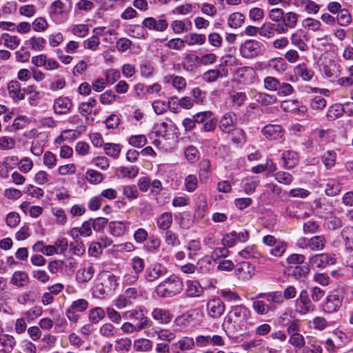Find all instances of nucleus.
Instances as JSON below:
<instances>
[{
    "label": "nucleus",
    "mask_w": 353,
    "mask_h": 353,
    "mask_svg": "<svg viewBox=\"0 0 353 353\" xmlns=\"http://www.w3.org/2000/svg\"><path fill=\"white\" fill-rule=\"evenodd\" d=\"M183 288L182 279L175 274H172L157 286L155 292L162 298L173 297L180 294Z\"/></svg>",
    "instance_id": "obj_1"
},
{
    "label": "nucleus",
    "mask_w": 353,
    "mask_h": 353,
    "mask_svg": "<svg viewBox=\"0 0 353 353\" xmlns=\"http://www.w3.org/2000/svg\"><path fill=\"white\" fill-rule=\"evenodd\" d=\"M236 115L232 112L225 113L219 121L220 130L225 133H230L235 130L236 134L239 136L238 138H233L232 141L236 143H240L245 141V134L241 129H236Z\"/></svg>",
    "instance_id": "obj_2"
},
{
    "label": "nucleus",
    "mask_w": 353,
    "mask_h": 353,
    "mask_svg": "<svg viewBox=\"0 0 353 353\" xmlns=\"http://www.w3.org/2000/svg\"><path fill=\"white\" fill-rule=\"evenodd\" d=\"M250 316V311L244 305L232 306L226 317L228 323H233L240 330L245 327L248 320Z\"/></svg>",
    "instance_id": "obj_3"
},
{
    "label": "nucleus",
    "mask_w": 353,
    "mask_h": 353,
    "mask_svg": "<svg viewBox=\"0 0 353 353\" xmlns=\"http://www.w3.org/2000/svg\"><path fill=\"white\" fill-rule=\"evenodd\" d=\"M146 310L143 307H137L134 309L128 310L123 313V317L132 320L139 330L141 331L145 327L150 326L152 323L146 316Z\"/></svg>",
    "instance_id": "obj_4"
},
{
    "label": "nucleus",
    "mask_w": 353,
    "mask_h": 353,
    "mask_svg": "<svg viewBox=\"0 0 353 353\" xmlns=\"http://www.w3.org/2000/svg\"><path fill=\"white\" fill-rule=\"evenodd\" d=\"M242 57L250 59L258 57L262 51V44L256 40H247L242 43L239 48Z\"/></svg>",
    "instance_id": "obj_5"
},
{
    "label": "nucleus",
    "mask_w": 353,
    "mask_h": 353,
    "mask_svg": "<svg viewBox=\"0 0 353 353\" xmlns=\"http://www.w3.org/2000/svg\"><path fill=\"white\" fill-rule=\"evenodd\" d=\"M142 26L149 30L164 32L168 27V22L165 14H162L157 18L152 17H146L142 21Z\"/></svg>",
    "instance_id": "obj_6"
},
{
    "label": "nucleus",
    "mask_w": 353,
    "mask_h": 353,
    "mask_svg": "<svg viewBox=\"0 0 353 353\" xmlns=\"http://www.w3.org/2000/svg\"><path fill=\"white\" fill-rule=\"evenodd\" d=\"M167 273L168 270L163 264L154 263L147 267L143 276L146 281L153 283L159 278L165 276Z\"/></svg>",
    "instance_id": "obj_7"
},
{
    "label": "nucleus",
    "mask_w": 353,
    "mask_h": 353,
    "mask_svg": "<svg viewBox=\"0 0 353 353\" xmlns=\"http://www.w3.org/2000/svg\"><path fill=\"white\" fill-rule=\"evenodd\" d=\"M296 311L301 314H306L315 310V306L310 299L306 290H302L296 300Z\"/></svg>",
    "instance_id": "obj_8"
},
{
    "label": "nucleus",
    "mask_w": 353,
    "mask_h": 353,
    "mask_svg": "<svg viewBox=\"0 0 353 353\" xmlns=\"http://www.w3.org/2000/svg\"><path fill=\"white\" fill-rule=\"evenodd\" d=\"M263 137L269 141H277L283 138L285 130L281 125L269 123L261 130Z\"/></svg>",
    "instance_id": "obj_9"
},
{
    "label": "nucleus",
    "mask_w": 353,
    "mask_h": 353,
    "mask_svg": "<svg viewBox=\"0 0 353 353\" xmlns=\"http://www.w3.org/2000/svg\"><path fill=\"white\" fill-rule=\"evenodd\" d=\"M343 297L339 294H330L326 297L323 305V310L327 314L338 312L342 306Z\"/></svg>",
    "instance_id": "obj_10"
},
{
    "label": "nucleus",
    "mask_w": 353,
    "mask_h": 353,
    "mask_svg": "<svg viewBox=\"0 0 353 353\" xmlns=\"http://www.w3.org/2000/svg\"><path fill=\"white\" fill-rule=\"evenodd\" d=\"M255 76L254 69L250 66L239 68L234 73V77L238 82L247 84L253 83Z\"/></svg>",
    "instance_id": "obj_11"
},
{
    "label": "nucleus",
    "mask_w": 353,
    "mask_h": 353,
    "mask_svg": "<svg viewBox=\"0 0 353 353\" xmlns=\"http://www.w3.org/2000/svg\"><path fill=\"white\" fill-rule=\"evenodd\" d=\"M309 261L313 268H324L329 264L335 263V259L331 254L323 253L312 256Z\"/></svg>",
    "instance_id": "obj_12"
},
{
    "label": "nucleus",
    "mask_w": 353,
    "mask_h": 353,
    "mask_svg": "<svg viewBox=\"0 0 353 353\" xmlns=\"http://www.w3.org/2000/svg\"><path fill=\"white\" fill-rule=\"evenodd\" d=\"M225 304L219 299H212L207 303L209 316L213 319L219 318L225 312Z\"/></svg>",
    "instance_id": "obj_13"
},
{
    "label": "nucleus",
    "mask_w": 353,
    "mask_h": 353,
    "mask_svg": "<svg viewBox=\"0 0 353 353\" xmlns=\"http://www.w3.org/2000/svg\"><path fill=\"white\" fill-rule=\"evenodd\" d=\"M292 46L298 48L300 51L304 52L308 49L306 43L307 38L303 30L299 29L293 32L290 37Z\"/></svg>",
    "instance_id": "obj_14"
},
{
    "label": "nucleus",
    "mask_w": 353,
    "mask_h": 353,
    "mask_svg": "<svg viewBox=\"0 0 353 353\" xmlns=\"http://www.w3.org/2000/svg\"><path fill=\"white\" fill-rule=\"evenodd\" d=\"M229 74L228 70L225 67L221 66L220 69L209 70L204 72L202 79L207 83L216 81L219 78L227 77Z\"/></svg>",
    "instance_id": "obj_15"
},
{
    "label": "nucleus",
    "mask_w": 353,
    "mask_h": 353,
    "mask_svg": "<svg viewBox=\"0 0 353 353\" xmlns=\"http://www.w3.org/2000/svg\"><path fill=\"white\" fill-rule=\"evenodd\" d=\"M195 342L191 337L185 336L172 345L174 353H184L194 348Z\"/></svg>",
    "instance_id": "obj_16"
},
{
    "label": "nucleus",
    "mask_w": 353,
    "mask_h": 353,
    "mask_svg": "<svg viewBox=\"0 0 353 353\" xmlns=\"http://www.w3.org/2000/svg\"><path fill=\"white\" fill-rule=\"evenodd\" d=\"M72 107V101L65 97H60L54 101L53 108L57 114H63L68 113Z\"/></svg>",
    "instance_id": "obj_17"
},
{
    "label": "nucleus",
    "mask_w": 353,
    "mask_h": 353,
    "mask_svg": "<svg viewBox=\"0 0 353 353\" xmlns=\"http://www.w3.org/2000/svg\"><path fill=\"white\" fill-rule=\"evenodd\" d=\"M94 268L91 263L85 264L77 273V280L79 283H86L92 279Z\"/></svg>",
    "instance_id": "obj_18"
},
{
    "label": "nucleus",
    "mask_w": 353,
    "mask_h": 353,
    "mask_svg": "<svg viewBox=\"0 0 353 353\" xmlns=\"http://www.w3.org/2000/svg\"><path fill=\"white\" fill-rule=\"evenodd\" d=\"M254 267L249 262L243 261L239 263L236 269V275L242 280L250 279L254 274Z\"/></svg>",
    "instance_id": "obj_19"
},
{
    "label": "nucleus",
    "mask_w": 353,
    "mask_h": 353,
    "mask_svg": "<svg viewBox=\"0 0 353 353\" xmlns=\"http://www.w3.org/2000/svg\"><path fill=\"white\" fill-rule=\"evenodd\" d=\"M294 73L295 76L300 77L305 81H310L314 75V72L305 63L296 65L294 68Z\"/></svg>",
    "instance_id": "obj_20"
},
{
    "label": "nucleus",
    "mask_w": 353,
    "mask_h": 353,
    "mask_svg": "<svg viewBox=\"0 0 353 353\" xmlns=\"http://www.w3.org/2000/svg\"><path fill=\"white\" fill-rule=\"evenodd\" d=\"M203 292V288L198 281L188 280L186 281L185 294L188 297H199Z\"/></svg>",
    "instance_id": "obj_21"
},
{
    "label": "nucleus",
    "mask_w": 353,
    "mask_h": 353,
    "mask_svg": "<svg viewBox=\"0 0 353 353\" xmlns=\"http://www.w3.org/2000/svg\"><path fill=\"white\" fill-rule=\"evenodd\" d=\"M152 316L161 324H168L172 319V315L168 310L159 307L152 310Z\"/></svg>",
    "instance_id": "obj_22"
},
{
    "label": "nucleus",
    "mask_w": 353,
    "mask_h": 353,
    "mask_svg": "<svg viewBox=\"0 0 353 353\" xmlns=\"http://www.w3.org/2000/svg\"><path fill=\"white\" fill-rule=\"evenodd\" d=\"M9 96L15 101L24 99V92L21 88V84L17 81H11L8 84Z\"/></svg>",
    "instance_id": "obj_23"
},
{
    "label": "nucleus",
    "mask_w": 353,
    "mask_h": 353,
    "mask_svg": "<svg viewBox=\"0 0 353 353\" xmlns=\"http://www.w3.org/2000/svg\"><path fill=\"white\" fill-rule=\"evenodd\" d=\"M68 0H57L53 2L50 7V15L53 17L65 13L68 11Z\"/></svg>",
    "instance_id": "obj_24"
},
{
    "label": "nucleus",
    "mask_w": 353,
    "mask_h": 353,
    "mask_svg": "<svg viewBox=\"0 0 353 353\" xmlns=\"http://www.w3.org/2000/svg\"><path fill=\"white\" fill-rule=\"evenodd\" d=\"M281 159L283 161V167L286 169L293 168L299 162L297 153L291 150L284 151Z\"/></svg>",
    "instance_id": "obj_25"
},
{
    "label": "nucleus",
    "mask_w": 353,
    "mask_h": 353,
    "mask_svg": "<svg viewBox=\"0 0 353 353\" xmlns=\"http://www.w3.org/2000/svg\"><path fill=\"white\" fill-rule=\"evenodd\" d=\"M29 280L28 274L26 272L16 271L12 276L10 283L18 288H23L28 285Z\"/></svg>",
    "instance_id": "obj_26"
},
{
    "label": "nucleus",
    "mask_w": 353,
    "mask_h": 353,
    "mask_svg": "<svg viewBox=\"0 0 353 353\" xmlns=\"http://www.w3.org/2000/svg\"><path fill=\"white\" fill-rule=\"evenodd\" d=\"M127 225L126 222L111 221L108 225L110 232L112 236L117 237L122 236L125 233Z\"/></svg>",
    "instance_id": "obj_27"
},
{
    "label": "nucleus",
    "mask_w": 353,
    "mask_h": 353,
    "mask_svg": "<svg viewBox=\"0 0 353 353\" xmlns=\"http://www.w3.org/2000/svg\"><path fill=\"white\" fill-rule=\"evenodd\" d=\"M17 341L14 337L8 334L0 336V344L3 347L2 350L5 353H11L15 347Z\"/></svg>",
    "instance_id": "obj_28"
},
{
    "label": "nucleus",
    "mask_w": 353,
    "mask_h": 353,
    "mask_svg": "<svg viewBox=\"0 0 353 353\" xmlns=\"http://www.w3.org/2000/svg\"><path fill=\"white\" fill-rule=\"evenodd\" d=\"M1 39L3 46L11 50H15L21 43V39L17 36L8 33H3L1 35Z\"/></svg>",
    "instance_id": "obj_29"
},
{
    "label": "nucleus",
    "mask_w": 353,
    "mask_h": 353,
    "mask_svg": "<svg viewBox=\"0 0 353 353\" xmlns=\"http://www.w3.org/2000/svg\"><path fill=\"white\" fill-rule=\"evenodd\" d=\"M171 28L175 34H179L188 32L192 28V23L190 20H174L171 23Z\"/></svg>",
    "instance_id": "obj_30"
},
{
    "label": "nucleus",
    "mask_w": 353,
    "mask_h": 353,
    "mask_svg": "<svg viewBox=\"0 0 353 353\" xmlns=\"http://www.w3.org/2000/svg\"><path fill=\"white\" fill-rule=\"evenodd\" d=\"M29 48L35 51H43L46 44V39L42 37L33 36L26 41Z\"/></svg>",
    "instance_id": "obj_31"
},
{
    "label": "nucleus",
    "mask_w": 353,
    "mask_h": 353,
    "mask_svg": "<svg viewBox=\"0 0 353 353\" xmlns=\"http://www.w3.org/2000/svg\"><path fill=\"white\" fill-rule=\"evenodd\" d=\"M258 297H265L269 305L275 307L276 304H281L283 302V297L281 292H272L267 294H259Z\"/></svg>",
    "instance_id": "obj_32"
},
{
    "label": "nucleus",
    "mask_w": 353,
    "mask_h": 353,
    "mask_svg": "<svg viewBox=\"0 0 353 353\" xmlns=\"http://www.w3.org/2000/svg\"><path fill=\"white\" fill-rule=\"evenodd\" d=\"M326 240L324 236H314L307 240L308 248L313 251L322 250L325 245Z\"/></svg>",
    "instance_id": "obj_33"
},
{
    "label": "nucleus",
    "mask_w": 353,
    "mask_h": 353,
    "mask_svg": "<svg viewBox=\"0 0 353 353\" xmlns=\"http://www.w3.org/2000/svg\"><path fill=\"white\" fill-rule=\"evenodd\" d=\"M253 310L259 315H265L270 311H274L275 307L273 305H269L261 300H256L252 303Z\"/></svg>",
    "instance_id": "obj_34"
},
{
    "label": "nucleus",
    "mask_w": 353,
    "mask_h": 353,
    "mask_svg": "<svg viewBox=\"0 0 353 353\" xmlns=\"http://www.w3.org/2000/svg\"><path fill=\"white\" fill-rule=\"evenodd\" d=\"M172 223V214L164 212L157 219V225L159 229L168 231Z\"/></svg>",
    "instance_id": "obj_35"
},
{
    "label": "nucleus",
    "mask_w": 353,
    "mask_h": 353,
    "mask_svg": "<svg viewBox=\"0 0 353 353\" xmlns=\"http://www.w3.org/2000/svg\"><path fill=\"white\" fill-rule=\"evenodd\" d=\"M164 82L171 83L174 88L181 90L185 88L186 81L183 77L175 75H168L164 77Z\"/></svg>",
    "instance_id": "obj_36"
},
{
    "label": "nucleus",
    "mask_w": 353,
    "mask_h": 353,
    "mask_svg": "<svg viewBox=\"0 0 353 353\" xmlns=\"http://www.w3.org/2000/svg\"><path fill=\"white\" fill-rule=\"evenodd\" d=\"M105 316V310L101 307H95L90 310L88 313L89 321L92 324H97Z\"/></svg>",
    "instance_id": "obj_37"
},
{
    "label": "nucleus",
    "mask_w": 353,
    "mask_h": 353,
    "mask_svg": "<svg viewBox=\"0 0 353 353\" xmlns=\"http://www.w3.org/2000/svg\"><path fill=\"white\" fill-rule=\"evenodd\" d=\"M215 260L212 259L209 256H204L199 259L197 262V270L202 274L208 273L214 266Z\"/></svg>",
    "instance_id": "obj_38"
},
{
    "label": "nucleus",
    "mask_w": 353,
    "mask_h": 353,
    "mask_svg": "<svg viewBox=\"0 0 353 353\" xmlns=\"http://www.w3.org/2000/svg\"><path fill=\"white\" fill-rule=\"evenodd\" d=\"M299 15L294 12H285L282 19V23L290 29L296 28L298 23Z\"/></svg>",
    "instance_id": "obj_39"
},
{
    "label": "nucleus",
    "mask_w": 353,
    "mask_h": 353,
    "mask_svg": "<svg viewBox=\"0 0 353 353\" xmlns=\"http://www.w3.org/2000/svg\"><path fill=\"white\" fill-rule=\"evenodd\" d=\"M99 333L102 337L111 339L115 337L117 329L111 323H105L100 326Z\"/></svg>",
    "instance_id": "obj_40"
},
{
    "label": "nucleus",
    "mask_w": 353,
    "mask_h": 353,
    "mask_svg": "<svg viewBox=\"0 0 353 353\" xmlns=\"http://www.w3.org/2000/svg\"><path fill=\"white\" fill-rule=\"evenodd\" d=\"M171 120L159 121L154 125V129L157 137H165L167 135L168 129L172 126Z\"/></svg>",
    "instance_id": "obj_41"
},
{
    "label": "nucleus",
    "mask_w": 353,
    "mask_h": 353,
    "mask_svg": "<svg viewBox=\"0 0 353 353\" xmlns=\"http://www.w3.org/2000/svg\"><path fill=\"white\" fill-rule=\"evenodd\" d=\"M205 36L202 34L189 33L184 37L185 43L189 46L202 45L205 42Z\"/></svg>",
    "instance_id": "obj_42"
},
{
    "label": "nucleus",
    "mask_w": 353,
    "mask_h": 353,
    "mask_svg": "<svg viewBox=\"0 0 353 353\" xmlns=\"http://www.w3.org/2000/svg\"><path fill=\"white\" fill-rule=\"evenodd\" d=\"M267 66L272 68L279 73H282L286 70L287 64L281 57L271 59L268 61Z\"/></svg>",
    "instance_id": "obj_43"
},
{
    "label": "nucleus",
    "mask_w": 353,
    "mask_h": 353,
    "mask_svg": "<svg viewBox=\"0 0 353 353\" xmlns=\"http://www.w3.org/2000/svg\"><path fill=\"white\" fill-rule=\"evenodd\" d=\"M341 190V183L335 179H329L326 184L325 192L327 196H334Z\"/></svg>",
    "instance_id": "obj_44"
},
{
    "label": "nucleus",
    "mask_w": 353,
    "mask_h": 353,
    "mask_svg": "<svg viewBox=\"0 0 353 353\" xmlns=\"http://www.w3.org/2000/svg\"><path fill=\"white\" fill-rule=\"evenodd\" d=\"M121 145L120 144L107 143L104 144L105 153L114 159H117L121 153Z\"/></svg>",
    "instance_id": "obj_45"
},
{
    "label": "nucleus",
    "mask_w": 353,
    "mask_h": 353,
    "mask_svg": "<svg viewBox=\"0 0 353 353\" xmlns=\"http://www.w3.org/2000/svg\"><path fill=\"white\" fill-rule=\"evenodd\" d=\"M245 16L240 12H234L230 15L228 23L230 27L232 28H237L241 27L244 23Z\"/></svg>",
    "instance_id": "obj_46"
},
{
    "label": "nucleus",
    "mask_w": 353,
    "mask_h": 353,
    "mask_svg": "<svg viewBox=\"0 0 353 353\" xmlns=\"http://www.w3.org/2000/svg\"><path fill=\"white\" fill-rule=\"evenodd\" d=\"M132 346V341L129 338H121L115 341V350L117 352L127 353Z\"/></svg>",
    "instance_id": "obj_47"
},
{
    "label": "nucleus",
    "mask_w": 353,
    "mask_h": 353,
    "mask_svg": "<svg viewBox=\"0 0 353 353\" xmlns=\"http://www.w3.org/2000/svg\"><path fill=\"white\" fill-rule=\"evenodd\" d=\"M152 347V341L147 339H139L134 342V348L137 352H148Z\"/></svg>",
    "instance_id": "obj_48"
},
{
    "label": "nucleus",
    "mask_w": 353,
    "mask_h": 353,
    "mask_svg": "<svg viewBox=\"0 0 353 353\" xmlns=\"http://www.w3.org/2000/svg\"><path fill=\"white\" fill-rule=\"evenodd\" d=\"M263 85L265 89L270 92H277L280 86V81L274 77L268 76L264 79Z\"/></svg>",
    "instance_id": "obj_49"
},
{
    "label": "nucleus",
    "mask_w": 353,
    "mask_h": 353,
    "mask_svg": "<svg viewBox=\"0 0 353 353\" xmlns=\"http://www.w3.org/2000/svg\"><path fill=\"white\" fill-rule=\"evenodd\" d=\"M103 285L110 290L114 289L117 285V276L110 272H105L102 274Z\"/></svg>",
    "instance_id": "obj_50"
},
{
    "label": "nucleus",
    "mask_w": 353,
    "mask_h": 353,
    "mask_svg": "<svg viewBox=\"0 0 353 353\" xmlns=\"http://www.w3.org/2000/svg\"><path fill=\"white\" fill-rule=\"evenodd\" d=\"M288 244L283 241H279L274 244V248L270 250V254L275 257H281L286 251Z\"/></svg>",
    "instance_id": "obj_51"
},
{
    "label": "nucleus",
    "mask_w": 353,
    "mask_h": 353,
    "mask_svg": "<svg viewBox=\"0 0 353 353\" xmlns=\"http://www.w3.org/2000/svg\"><path fill=\"white\" fill-rule=\"evenodd\" d=\"M43 162L47 168L51 170L57 166V159L52 152L47 151L43 154Z\"/></svg>",
    "instance_id": "obj_52"
},
{
    "label": "nucleus",
    "mask_w": 353,
    "mask_h": 353,
    "mask_svg": "<svg viewBox=\"0 0 353 353\" xmlns=\"http://www.w3.org/2000/svg\"><path fill=\"white\" fill-rule=\"evenodd\" d=\"M32 26L35 32H42L48 29L49 24L44 17H40L33 21Z\"/></svg>",
    "instance_id": "obj_53"
},
{
    "label": "nucleus",
    "mask_w": 353,
    "mask_h": 353,
    "mask_svg": "<svg viewBox=\"0 0 353 353\" xmlns=\"http://www.w3.org/2000/svg\"><path fill=\"white\" fill-rule=\"evenodd\" d=\"M343 110L341 105H334L328 109L326 117L329 120L333 121L343 114Z\"/></svg>",
    "instance_id": "obj_54"
},
{
    "label": "nucleus",
    "mask_w": 353,
    "mask_h": 353,
    "mask_svg": "<svg viewBox=\"0 0 353 353\" xmlns=\"http://www.w3.org/2000/svg\"><path fill=\"white\" fill-rule=\"evenodd\" d=\"M263 340L261 339H256L252 341L243 343L241 347L243 350L249 352H255L262 345Z\"/></svg>",
    "instance_id": "obj_55"
},
{
    "label": "nucleus",
    "mask_w": 353,
    "mask_h": 353,
    "mask_svg": "<svg viewBox=\"0 0 353 353\" xmlns=\"http://www.w3.org/2000/svg\"><path fill=\"white\" fill-rule=\"evenodd\" d=\"M256 101L262 105H270L275 103L277 101V99L274 95L267 93H259Z\"/></svg>",
    "instance_id": "obj_56"
},
{
    "label": "nucleus",
    "mask_w": 353,
    "mask_h": 353,
    "mask_svg": "<svg viewBox=\"0 0 353 353\" xmlns=\"http://www.w3.org/2000/svg\"><path fill=\"white\" fill-rule=\"evenodd\" d=\"M342 236L347 248H353V227H345L342 231Z\"/></svg>",
    "instance_id": "obj_57"
},
{
    "label": "nucleus",
    "mask_w": 353,
    "mask_h": 353,
    "mask_svg": "<svg viewBox=\"0 0 353 353\" xmlns=\"http://www.w3.org/2000/svg\"><path fill=\"white\" fill-rule=\"evenodd\" d=\"M164 241L167 245L172 247H176L181 243L178 236L171 230L166 231Z\"/></svg>",
    "instance_id": "obj_58"
},
{
    "label": "nucleus",
    "mask_w": 353,
    "mask_h": 353,
    "mask_svg": "<svg viewBox=\"0 0 353 353\" xmlns=\"http://www.w3.org/2000/svg\"><path fill=\"white\" fill-rule=\"evenodd\" d=\"M220 295L228 302H238L241 300V298L236 292L230 290H222L220 292Z\"/></svg>",
    "instance_id": "obj_59"
},
{
    "label": "nucleus",
    "mask_w": 353,
    "mask_h": 353,
    "mask_svg": "<svg viewBox=\"0 0 353 353\" xmlns=\"http://www.w3.org/2000/svg\"><path fill=\"white\" fill-rule=\"evenodd\" d=\"M275 179L280 183L284 185H290L292 180L293 176L291 174L287 172L279 171L276 172L274 175Z\"/></svg>",
    "instance_id": "obj_60"
},
{
    "label": "nucleus",
    "mask_w": 353,
    "mask_h": 353,
    "mask_svg": "<svg viewBox=\"0 0 353 353\" xmlns=\"http://www.w3.org/2000/svg\"><path fill=\"white\" fill-rule=\"evenodd\" d=\"M131 266L134 272L136 274H141L145 268L144 260L139 256H134L131 260Z\"/></svg>",
    "instance_id": "obj_61"
},
{
    "label": "nucleus",
    "mask_w": 353,
    "mask_h": 353,
    "mask_svg": "<svg viewBox=\"0 0 353 353\" xmlns=\"http://www.w3.org/2000/svg\"><path fill=\"white\" fill-rule=\"evenodd\" d=\"M99 44L100 40L97 35L92 36L83 42L84 48L92 51H96L98 49Z\"/></svg>",
    "instance_id": "obj_62"
},
{
    "label": "nucleus",
    "mask_w": 353,
    "mask_h": 353,
    "mask_svg": "<svg viewBox=\"0 0 353 353\" xmlns=\"http://www.w3.org/2000/svg\"><path fill=\"white\" fill-rule=\"evenodd\" d=\"M120 72L119 71L111 68L108 69L105 71V81L107 83L110 85L114 84L119 78H120Z\"/></svg>",
    "instance_id": "obj_63"
},
{
    "label": "nucleus",
    "mask_w": 353,
    "mask_h": 353,
    "mask_svg": "<svg viewBox=\"0 0 353 353\" xmlns=\"http://www.w3.org/2000/svg\"><path fill=\"white\" fill-rule=\"evenodd\" d=\"M322 161L325 165L326 169H331L334 165L336 161V154L331 151H327L322 157Z\"/></svg>",
    "instance_id": "obj_64"
}]
</instances>
